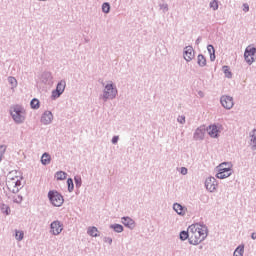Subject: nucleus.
Wrapping results in <instances>:
<instances>
[{
	"instance_id": "1",
	"label": "nucleus",
	"mask_w": 256,
	"mask_h": 256,
	"mask_svg": "<svg viewBox=\"0 0 256 256\" xmlns=\"http://www.w3.org/2000/svg\"><path fill=\"white\" fill-rule=\"evenodd\" d=\"M189 235L190 244L199 245L207 237V227L201 224H192L189 226Z\"/></svg>"
},
{
	"instance_id": "2",
	"label": "nucleus",
	"mask_w": 256,
	"mask_h": 256,
	"mask_svg": "<svg viewBox=\"0 0 256 256\" xmlns=\"http://www.w3.org/2000/svg\"><path fill=\"white\" fill-rule=\"evenodd\" d=\"M6 187L10 193H19L21 188V177L17 175V171H12L7 176Z\"/></svg>"
},
{
	"instance_id": "3",
	"label": "nucleus",
	"mask_w": 256,
	"mask_h": 256,
	"mask_svg": "<svg viewBox=\"0 0 256 256\" xmlns=\"http://www.w3.org/2000/svg\"><path fill=\"white\" fill-rule=\"evenodd\" d=\"M10 115L15 123L21 124L25 122L27 113L21 105H14L10 108Z\"/></svg>"
},
{
	"instance_id": "4",
	"label": "nucleus",
	"mask_w": 256,
	"mask_h": 256,
	"mask_svg": "<svg viewBox=\"0 0 256 256\" xmlns=\"http://www.w3.org/2000/svg\"><path fill=\"white\" fill-rule=\"evenodd\" d=\"M231 163H222L218 166V173L216 174L217 179H227L231 177L233 170L231 169Z\"/></svg>"
},
{
	"instance_id": "5",
	"label": "nucleus",
	"mask_w": 256,
	"mask_h": 256,
	"mask_svg": "<svg viewBox=\"0 0 256 256\" xmlns=\"http://www.w3.org/2000/svg\"><path fill=\"white\" fill-rule=\"evenodd\" d=\"M48 198L54 207H61L65 202L63 196L57 191H49Z\"/></svg>"
},
{
	"instance_id": "6",
	"label": "nucleus",
	"mask_w": 256,
	"mask_h": 256,
	"mask_svg": "<svg viewBox=\"0 0 256 256\" xmlns=\"http://www.w3.org/2000/svg\"><path fill=\"white\" fill-rule=\"evenodd\" d=\"M255 53L256 48L253 46H248L244 52V59L248 65H252V63H255Z\"/></svg>"
},
{
	"instance_id": "7",
	"label": "nucleus",
	"mask_w": 256,
	"mask_h": 256,
	"mask_svg": "<svg viewBox=\"0 0 256 256\" xmlns=\"http://www.w3.org/2000/svg\"><path fill=\"white\" fill-rule=\"evenodd\" d=\"M104 99H115L117 97V88L113 87V84H108L104 89Z\"/></svg>"
},
{
	"instance_id": "8",
	"label": "nucleus",
	"mask_w": 256,
	"mask_h": 256,
	"mask_svg": "<svg viewBox=\"0 0 256 256\" xmlns=\"http://www.w3.org/2000/svg\"><path fill=\"white\" fill-rule=\"evenodd\" d=\"M66 83L64 80H61L56 87V90L52 92L53 99H57L63 95V92L65 91Z\"/></svg>"
},
{
	"instance_id": "9",
	"label": "nucleus",
	"mask_w": 256,
	"mask_h": 256,
	"mask_svg": "<svg viewBox=\"0 0 256 256\" xmlns=\"http://www.w3.org/2000/svg\"><path fill=\"white\" fill-rule=\"evenodd\" d=\"M61 231H63V224L59 220L53 221L50 225V233L52 235H59Z\"/></svg>"
},
{
	"instance_id": "10",
	"label": "nucleus",
	"mask_w": 256,
	"mask_h": 256,
	"mask_svg": "<svg viewBox=\"0 0 256 256\" xmlns=\"http://www.w3.org/2000/svg\"><path fill=\"white\" fill-rule=\"evenodd\" d=\"M221 105L225 109H232L233 105H234L233 97H231V96H222L221 97Z\"/></svg>"
},
{
	"instance_id": "11",
	"label": "nucleus",
	"mask_w": 256,
	"mask_h": 256,
	"mask_svg": "<svg viewBox=\"0 0 256 256\" xmlns=\"http://www.w3.org/2000/svg\"><path fill=\"white\" fill-rule=\"evenodd\" d=\"M194 57H195V50H193V47L186 46L184 49L185 61H193Z\"/></svg>"
},
{
	"instance_id": "12",
	"label": "nucleus",
	"mask_w": 256,
	"mask_h": 256,
	"mask_svg": "<svg viewBox=\"0 0 256 256\" xmlns=\"http://www.w3.org/2000/svg\"><path fill=\"white\" fill-rule=\"evenodd\" d=\"M52 121H53V113H51V111L44 112L41 117V123H43V125H49V123H51Z\"/></svg>"
},
{
	"instance_id": "13",
	"label": "nucleus",
	"mask_w": 256,
	"mask_h": 256,
	"mask_svg": "<svg viewBox=\"0 0 256 256\" xmlns=\"http://www.w3.org/2000/svg\"><path fill=\"white\" fill-rule=\"evenodd\" d=\"M205 185H206V189L208 191H210V193H213V191H215V189H217V184H216L215 178L206 179Z\"/></svg>"
},
{
	"instance_id": "14",
	"label": "nucleus",
	"mask_w": 256,
	"mask_h": 256,
	"mask_svg": "<svg viewBox=\"0 0 256 256\" xmlns=\"http://www.w3.org/2000/svg\"><path fill=\"white\" fill-rule=\"evenodd\" d=\"M122 223L125 225V227H128L129 229H135V221L129 217H123Z\"/></svg>"
},
{
	"instance_id": "15",
	"label": "nucleus",
	"mask_w": 256,
	"mask_h": 256,
	"mask_svg": "<svg viewBox=\"0 0 256 256\" xmlns=\"http://www.w3.org/2000/svg\"><path fill=\"white\" fill-rule=\"evenodd\" d=\"M208 134L210 135V137H218L219 135V128H217L216 125H210L207 129Z\"/></svg>"
},
{
	"instance_id": "16",
	"label": "nucleus",
	"mask_w": 256,
	"mask_h": 256,
	"mask_svg": "<svg viewBox=\"0 0 256 256\" xmlns=\"http://www.w3.org/2000/svg\"><path fill=\"white\" fill-rule=\"evenodd\" d=\"M173 209L178 215H185V213H187V208L183 207L179 203L174 204Z\"/></svg>"
},
{
	"instance_id": "17",
	"label": "nucleus",
	"mask_w": 256,
	"mask_h": 256,
	"mask_svg": "<svg viewBox=\"0 0 256 256\" xmlns=\"http://www.w3.org/2000/svg\"><path fill=\"white\" fill-rule=\"evenodd\" d=\"M87 233L90 237H99V230L95 226L89 227Z\"/></svg>"
},
{
	"instance_id": "18",
	"label": "nucleus",
	"mask_w": 256,
	"mask_h": 256,
	"mask_svg": "<svg viewBox=\"0 0 256 256\" xmlns=\"http://www.w3.org/2000/svg\"><path fill=\"white\" fill-rule=\"evenodd\" d=\"M42 165H49L51 163V155L44 153L41 157Z\"/></svg>"
},
{
	"instance_id": "19",
	"label": "nucleus",
	"mask_w": 256,
	"mask_h": 256,
	"mask_svg": "<svg viewBox=\"0 0 256 256\" xmlns=\"http://www.w3.org/2000/svg\"><path fill=\"white\" fill-rule=\"evenodd\" d=\"M55 177L57 181H64V179H67V173L63 171H59L55 174Z\"/></svg>"
},
{
	"instance_id": "20",
	"label": "nucleus",
	"mask_w": 256,
	"mask_h": 256,
	"mask_svg": "<svg viewBox=\"0 0 256 256\" xmlns=\"http://www.w3.org/2000/svg\"><path fill=\"white\" fill-rule=\"evenodd\" d=\"M245 252V246L240 245L238 246L234 251V256H243V253Z\"/></svg>"
},
{
	"instance_id": "21",
	"label": "nucleus",
	"mask_w": 256,
	"mask_h": 256,
	"mask_svg": "<svg viewBox=\"0 0 256 256\" xmlns=\"http://www.w3.org/2000/svg\"><path fill=\"white\" fill-rule=\"evenodd\" d=\"M1 212L4 213V215H10L11 214V208L7 204H2L0 206Z\"/></svg>"
},
{
	"instance_id": "22",
	"label": "nucleus",
	"mask_w": 256,
	"mask_h": 256,
	"mask_svg": "<svg viewBox=\"0 0 256 256\" xmlns=\"http://www.w3.org/2000/svg\"><path fill=\"white\" fill-rule=\"evenodd\" d=\"M198 65L200 67H205L207 65V60L205 59V56L203 55H198Z\"/></svg>"
},
{
	"instance_id": "23",
	"label": "nucleus",
	"mask_w": 256,
	"mask_h": 256,
	"mask_svg": "<svg viewBox=\"0 0 256 256\" xmlns=\"http://www.w3.org/2000/svg\"><path fill=\"white\" fill-rule=\"evenodd\" d=\"M207 49L208 53H210L211 61H215V48L213 47V45H208Z\"/></svg>"
},
{
	"instance_id": "24",
	"label": "nucleus",
	"mask_w": 256,
	"mask_h": 256,
	"mask_svg": "<svg viewBox=\"0 0 256 256\" xmlns=\"http://www.w3.org/2000/svg\"><path fill=\"white\" fill-rule=\"evenodd\" d=\"M111 229L115 230L116 233H123V226L120 224L111 225Z\"/></svg>"
},
{
	"instance_id": "25",
	"label": "nucleus",
	"mask_w": 256,
	"mask_h": 256,
	"mask_svg": "<svg viewBox=\"0 0 256 256\" xmlns=\"http://www.w3.org/2000/svg\"><path fill=\"white\" fill-rule=\"evenodd\" d=\"M180 239H181V241H186V239H189V240H190L189 228H188V231H187V232L182 231V232L180 233Z\"/></svg>"
},
{
	"instance_id": "26",
	"label": "nucleus",
	"mask_w": 256,
	"mask_h": 256,
	"mask_svg": "<svg viewBox=\"0 0 256 256\" xmlns=\"http://www.w3.org/2000/svg\"><path fill=\"white\" fill-rule=\"evenodd\" d=\"M30 106H31L32 109H39V100L34 98L30 102Z\"/></svg>"
},
{
	"instance_id": "27",
	"label": "nucleus",
	"mask_w": 256,
	"mask_h": 256,
	"mask_svg": "<svg viewBox=\"0 0 256 256\" xmlns=\"http://www.w3.org/2000/svg\"><path fill=\"white\" fill-rule=\"evenodd\" d=\"M24 236L25 234L23 233V231H16L15 237L17 241H23Z\"/></svg>"
},
{
	"instance_id": "28",
	"label": "nucleus",
	"mask_w": 256,
	"mask_h": 256,
	"mask_svg": "<svg viewBox=\"0 0 256 256\" xmlns=\"http://www.w3.org/2000/svg\"><path fill=\"white\" fill-rule=\"evenodd\" d=\"M102 11L103 13H109V11H111V6L109 5V3H104L102 5Z\"/></svg>"
},
{
	"instance_id": "29",
	"label": "nucleus",
	"mask_w": 256,
	"mask_h": 256,
	"mask_svg": "<svg viewBox=\"0 0 256 256\" xmlns=\"http://www.w3.org/2000/svg\"><path fill=\"white\" fill-rule=\"evenodd\" d=\"M210 7L211 9H213L214 11H217L219 9V3L216 1V0H213L211 3H210Z\"/></svg>"
},
{
	"instance_id": "30",
	"label": "nucleus",
	"mask_w": 256,
	"mask_h": 256,
	"mask_svg": "<svg viewBox=\"0 0 256 256\" xmlns=\"http://www.w3.org/2000/svg\"><path fill=\"white\" fill-rule=\"evenodd\" d=\"M8 82L12 87H17V79H15V77H9Z\"/></svg>"
},
{
	"instance_id": "31",
	"label": "nucleus",
	"mask_w": 256,
	"mask_h": 256,
	"mask_svg": "<svg viewBox=\"0 0 256 256\" xmlns=\"http://www.w3.org/2000/svg\"><path fill=\"white\" fill-rule=\"evenodd\" d=\"M67 185H68V190L72 191L74 189V185H73V179L69 178L67 180Z\"/></svg>"
},
{
	"instance_id": "32",
	"label": "nucleus",
	"mask_w": 256,
	"mask_h": 256,
	"mask_svg": "<svg viewBox=\"0 0 256 256\" xmlns=\"http://www.w3.org/2000/svg\"><path fill=\"white\" fill-rule=\"evenodd\" d=\"M14 203H21L23 201V198L17 194L13 196Z\"/></svg>"
},
{
	"instance_id": "33",
	"label": "nucleus",
	"mask_w": 256,
	"mask_h": 256,
	"mask_svg": "<svg viewBox=\"0 0 256 256\" xmlns=\"http://www.w3.org/2000/svg\"><path fill=\"white\" fill-rule=\"evenodd\" d=\"M223 71H224L226 77H231V71H229V66H224Z\"/></svg>"
},
{
	"instance_id": "34",
	"label": "nucleus",
	"mask_w": 256,
	"mask_h": 256,
	"mask_svg": "<svg viewBox=\"0 0 256 256\" xmlns=\"http://www.w3.org/2000/svg\"><path fill=\"white\" fill-rule=\"evenodd\" d=\"M199 135H203V131H201V129H197L195 134H194V137L195 139H201V136Z\"/></svg>"
},
{
	"instance_id": "35",
	"label": "nucleus",
	"mask_w": 256,
	"mask_h": 256,
	"mask_svg": "<svg viewBox=\"0 0 256 256\" xmlns=\"http://www.w3.org/2000/svg\"><path fill=\"white\" fill-rule=\"evenodd\" d=\"M6 149V146H0V161L3 158V154L5 153Z\"/></svg>"
},
{
	"instance_id": "36",
	"label": "nucleus",
	"mask_w": 256,
	"mask_h": 256,
	"mask_svg": "<svg viewBox=\"0 0 256 256\" xmlns=\"http://www.w3.org/2000/svg\"><path fill=\"white\" fill-rule=\"evenodd\" d=\"M243 11L247 13L249 11V4H243Z\"/></svg>"
},
{
	"instance_id": "37",
	"label": "nucleus",
	"mask_w": 256,
	"mask_h": 256,
	"mask_svg": "<svg viewBox=\"0 0 256 256\" xmlns=\"http://www.w3.org/2000/svg\"><path fill=\"white\" fill-rule=\"evenodd\" d=\"M179 123H185V116L178 117Z\"/></svg>"
},
{
	"instance_id": "38",
	"label": "nucleus",
	"mask_w": 256,
	"mask_h": 256,
	"mask_svg": "<svg viewBox=\"0 0 256 256\" xmlns=\"http://www.w3.org/2000/svg\"><path fill=\"white\" fill-rule=\"evenodd\" d=\"M181 174H182V175H187V168L182 167V168H181Z\"/></svg>"
},
{
	"instance_id": "39",
	"label": "nucleus",
	"mask_w": 256,
	"mask_h": 256,
	"mask_svg": "<svg viewBox=\"0 0 256 256\" xmlns=\"http://www.w3.org/2000/svg\"><path fill=\"white\" fill-rule=\"evenodd\" d=\"M117 141H119V136H114L113 138H112V143H117Z\"/></svg>"
},
{
	"instance_id": "40",
	"label": "nucleus",
	"mask_w": 256,
	"mask_h": 256,
	"mask_svg": "<svg viewBox=\"0 0 256 256\" xmlns=\"http://www.w3.org/2000/svg\"><path fill=\"white\" fill-rule=\"evenodd\" d=\"M252 239H256V233H252Z\"/></svg>"
},
{
	"instance_id": "41",
	"label": "nucleus",
	"mask_w": 256,
	"mask_h": 256,
	"mask_svg": "<svg viewBox=\"0 0 256 256\" xmlns=\"http://www.w3.org/2000/svg\"><path fill=\"white\" fill-rule=\"evenodd\" d=\"M108 242H109V243H112L113 240H112L111 238H108Z\"/></svg>"
}]
</instances>
